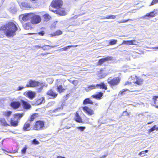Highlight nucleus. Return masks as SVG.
Listing matches in <instances>:
<instances>
[{
    "mask_svg": "<svg viewBox=\"0 0 158 158\" xmlns=\"http://www.w3.org/2000/svg\"><path fill=\"white\" fill-rule=\"evenodd\" d=\"M17 30L18 28L16 25L12 22H9L0 28L1 31L8 37H12L15 35V32Z\"/></svg>",
    "mask_w": 158,
    "mask_h": 158,
    "instance_id": "1",
    "label": "nucleus"
},
{
    "mask_svg": "<svg viewBox=\"0 0 158 158\" xmlns=\"http://www.w3.org/2000/svg\"><path fill=\"white\" fill-rule=\"evenodd\" d=\"M95 88L104 89L105 90H107V86L104 83L97 84L96 85H89L88 87V89L89 90H91Z\"/></svg>",
    "mask_w": 158,
    "mask_h": 158,
    "instance_id": "2",
    "label": "nucleus"
},
{
    "mask_svg": "<svg viewBox=\"0 0 158 158\" xmlns=\"http://www.w3.org/2000/svg\"><path fill=\"white\" fill-rule=\"evenodd\" d=\"M44 128V122L41 120L37 121L33 127V129L36 130H42Z\"/></svg>",
    "mask_w": 158,
    "mask_h": 158,
    "instance_id": "3",
    "label": "nucleus"
},
{
    "mask_svg": "<svg viewBox=\"0 0 158 158\" xmlns=\"http://www.w3.org/2000/svg\"><path fill=\"white\" fill-rule=\"evenodd\" d=\"M120 79L118 77H115L112 79L111 77L107 79V82L111 87L117 85L119 83Z\"/></svg>",
    "mask_w": 158,
    "mask_h": 158,
    "instance_id": "4",
    "label": "nucleus"
},
{
    "mask_svg": "<svg viewBox=\"0 0 158 158\" xmlns=\"http://www.w3.org/2000/svg\"><path fill=\"white\" fill-rule=\"evenodd\" d=\"M32 13H27L21 15L19 16V19L24 21H27L30 20H31L32 15Z\"/></svg>",
    "mask_w": 158,
    "mask_h": 158,
    "instance_id": "5",
    "label": "nucleus"
},
{
    "mask_svg": "<svg viewBox=\"0 0 158 158\" xmlns=\"http://www.w3.org/2000/svg\"><path fill=\"white\" fill-rule=\"evenodd\" d=\"M41 20V18L39 15L32 13V18L31 20L32 24H36L40 23Z\"/></svg>",
    "mask_w": 158,
    "mask_h": 158,
    "instance_id": "6",
    "label": "nucleus"
},
{
    "mask_svg": "<svg viewBox=\"0 0 158 158\" xmlns=\"http://www.w3.org/2000/svg\"><path fill=\"white\" fill-rule=\"evenodd\" d=\"M49 10L53 12H54L56 13L57 14L60 15H64L66 14V13L65 11V9L61 8V7L59 8H57V10H54L51 9V7H49Z\"/></svg>",
    "mask_w": 158,
    "mask_h": 158,
    "instance_id": "7",
    "label": "nucleus"
},
{
    "mask_svg": "<svg viewBox=\"0 0 158 158\" xmlns=\"http://www.w3.org/2000/svg\"><path fill=\"white\" fill-rule=\"evenodd\" d=\"M63 2L61 0H54L51 3V8L54 7L57 9L60 7L62 5ZM52 9V8H51Z\"/></svg>",
    "mask_w": 158,
    "mask_h": 158,
    "instance_id": "8",
    "label": "nucleus"
},
{
    "mask_svg": "<svg viewBox=\"0 0 158 158\" xmlns=\"http://www.w3.org/2000/svg\"><path fill=\"white\" fill-rule=\"evenodd\" d=\"M40 82L30 80L27 83L26 87H33L39 86V85L40 84Z\"/></svg>",
    "mask_w": 158,
    "mask_h": 158,
    "instance_id": "9",
    "label": "nucleus"
},
{
    "mask_svg": "<svg viewBox=\"0 0 158 158\" xmlns=\"http://www.w3.org/2000/svg\"><path fill=\"white\" fill-rule=\"evenodd\" d=\"M112 57L111 56H108L106 57L102 58L99 60L98 63V65H100L105 62L111 60Z\"/></svg>",
    "mask_w": 158,
    "mask_h": 158,
    "instance_id": "10",
    "label": "nucleus"
},
{
    "mask_svg": "<svg viewBox=\"0 0 158 158\" xmlns=\"http://www.w3.org/2000/svg\"><path fill=\"white\" fill-rule=\"evenodd\" d=\"M83 110L86 113L89 115H92L94 114L93 110L89 108L87 106H84L83 107Z\"/></svg>",
    "mask_w": 158,
    "mask_h": 158,
    "instance_id": "11",
    "label": "nucleus"
},
{
    "mask_svg": "<svg viewBox=\"0 0 158 158\" xmlns=\"http://www.w3.org/2000/svg\"><path fill=\"white\" fill-rule=\"evenodd\" d=\"M21 8L22 9H26L28 8H31V6L30 3L26 2H23L19 3Z\"/></svg>",
    "mask_w": 158,
    "mask_h": 158,
    "instance_id": "12",
    "label": "nucleus"
},
{
    "mask_svg": "<svg viewBox=\"0 0 158 158\" xmlns=\"http://www.w3.org/2000/svg\"><path fill=\"white\" fill-rule=\"evenodd\" d=\"M11 106L14 109H17L20 106V103L19 102L14 101L10 104Z\"/></svg>",
    "mask_w": 158,
    "mask_h": 158,
    "instance_id": "13",
    "label": "nucleus"
},
{
    "mask_svg": "<svg viewBox=\"0 0 158 158\" xmlns=\"http://www.w3.org/2000/svg\"><path fill=\"white\" fill-rule=\"evenodd\" d=\"M103 95V93L101 92H100L98 93L95 94L93 95L92 96V97L97 99L100 100L102 98Z\"/></svg>",
    "mask_w": 158,
    "mask_h": 158,
    "instance_id": "14",
    "label": "nucleus"
},
{
    "mask_svg": "<svg viewBox=\"0 0 158 158\" xmlns=\"http://www.w3.org/2000/svg\"><path fill=\"white\" fill-rule=\"evenodd\" d=\"M136 43V41L135 40H123V44L126 45H135Z\"/></svg>",
    "mask_w": 158,
    "mask_h": 158,
    "instance_id": "15",
    "label": "nucleus"
},
{
    "mask_svg": "<svg viewBox=\"0 0 158 158\" xmlns=\"http://www.w3.org/2000/svg\"><path fill=\"white\" fill-rule=\"evenodd\" d=\"M21 102L22 106L24 109H29L31 107V105L27 102L24 100H22Z\"/></svg>",
    "mask_w": 158,
    "mask_h": 158,
    "instance_id": "16",
    "label": "nucleus"
},
{
    "mask_svg": "<svg viewBox=\"0 0 158 158\" xmlns=\"http://www.w3.org/2000/svg\"><path fill=\"white\" fill-rule=\"evenodd\" d=\"M31 23L28 22L23 25L24 28L26 30L31 29L32 28Z\"/></svg>",
    "mask_w": 158,
    "mask_h": 158,
    "instance_id": "17",
    "label": "nucleus"
},
{
    "mask_svg": "<svg viewBox=\"0 0 158 158\" xmlns=\"http://www.w3.org/2000/svg\"><path fill=\"white\" fill-rule=\"evenodd\" d=\"M29 121H27L23 127V130L24 131H29L30 129V124Z\"/></svg>",
    "mask_w": 158,
    "mask_h": 158,
    "instance_id": "18",
    "label": "nucleus"
},
{
    "mask_svg": "<svg viewBox=\"0 0 158 158\" xmlns=\"http://www.w3.org/2000/svg\"><path fill=\"white\" fill-rule=\"evenodd\" d=\"M47 94L52 97H56L57 95V94L54 92L53 89H51L47 92Z\"/></svg>",
    "mask_w": 158,
    "mask_h": 158,
    "instance_id": "19",
    "label": "nucleus"
},
{
    "mask_svg": "<svg viewBox=\"0 0 158 158\" xmlns=\"http://www.w3.org/2000/svg\"><path fill=\"white\" fill-rule=\"evenodd\" d=\"M136 81L135 82V83L139 85H142L143 82V80L141 78H139L136 76H135Z\"/></svg>",
    "mask_w": 158,
    "mask_h": 158,
    "instance_id": "20",
    "label": "nucleus"
},
{
    "mask_svg": "<svg viewBox=\"0 0 158 158\" xmlns=\"http://www.w3.org/2000/svg\"><path fill=\"white\" fill-rule=\"evenodd\" d=\"M39 86H40V88L37 89V92L38 93L41 92L44 87H47V85H46L45 83L44 82H40Z\"/></svg>",
    "mask_w": 158,
    "mask_h": 158,
    "instance_id": "21",
    "label": "nucleus"
},
{
    "mask_svg": "<svg viewBox=\"0 0 158 158\" xmlns=\"http://www.w3.org/2000/svg\"><path fill=\"white\" fill-rule=\"evenodd\" d=\"M56 86L57 87V90L60 93H61V92H64V91L65 90V89L63 88L61 85H58V84H57V83H56Z\"/></svg>",
    "mask_w": 158,
    "mask_h": 158,
    "instance_id": "22",
    "label": "nucleus"
},
{
    "mask_svg": "<svg viewBox=\"0 0 158 158\" xmlns=\"http://www.w3.org/2000/svg\"><path fill=\"white\" fill-rule=\"evenodd\" d=\"M23 115V113L22 114L16 113L14 114L15 120L16 119L17 121L19 120Z\"/></svg>",
    "mask_w": 158,
    "mask_h": 158,
    "instance_id": "23",
    "label": "nucleus"
},
{
    "mask_svg": "<svg viewBox=\"0 0 158 158\" xmlns=\"http://www.w3.org/2000/svg\"><path fill=\"white\" fill-rule=\"evenodd\" d=\"M10 124L11 126L14 127H16L18 125L19 122L17 120H14L11 118L10 120Z\"/></svg>",
    "mask_w": 158,
    "mask_h": 158,
    "instance_id": "24",
    "label": "nucleus"
},
{
    "mask_svg": "<svg viewBox=\"0 0 158 158\" xmlns=\"http://www.w3.org/2000/svg\"><path fill=\"white\" fill-rule=\"evenodd\" d=\"M27 94L28 98L31 99H33L35 97V93L31 91L27 92Z\"/></svg>",
    "mask_w": 158,
    "mask_h": 158,
    "instance_id": "25",
    "label": "nucleus"
},
{
    "mask_svg": "<svg viewBox=\"0 0 158 158\" xmlns=\"http://www.w3.org/2000/svg\"><path fill=\"white\" fill-rule=\"evenodd\" d=\"M158 98V96H154L153 98V99L154 101V104H155V105L154 104H152V105L153 106H155L156 108H158V106L156 105L157 103H158V100H157V99Z\"/></svg>",
    "mask_w": 158,
    "mask_h": 158,
    "instance_id": "26",
    "label": "nucleus"
},
{
    "mask_svg": "<svg viewBox=\"0 0 158 158\" xmlns=\"http://www.w3.org/2000/svg\"><path fill=\"white\" fill-rule=\"evenodd\" d=\"M75 121L79 123L82 122V119L79 116V114L77 113L76 114V116L75 117Z\"/></svg>",
    "mask_w": 158,
    "mask_h": 158,
    "instance_id": "27",
    "label": "nucleus"
},
{
    "mask_svg": "<svg viewBox=\"0 0 158 158\" xmlns=\"http://www.w3.org/2000/svg\"><path fill=\"white\" fill-rule=\"evenodd\" d=\"M64 105V104L62 103L60 107H58L56 109L53 110L52 111L53 113H55L57 112H59L60 110H61L63 109V106Z\"/></svg>",
    "mask_w": 158,
    "mask_h": 158,
    "instance_id": "28",
    "label": "nucleus"
},
{
    "mask_svg": "<svg viewBox=\"0 0 158 158\" xmlns=\"http://www.w3.org/2000/svg\"><path fill=\"white\" fill-rule=\"evenodd\" d=\"M93 102L91 101L89 98H87L85 99L84 100L83 102V103L84 104H93Z\"/></svg>",
    "mask_w": 158,
    "mask_h": 158,
    "instance_id": "29",
    "label": "nucleus"
},
{
    "mask_svg": "<svg viewBox=\"0 0 158 158\" xmlns=\"http://www.w3.org/2000/svg\"><path fill=\"white\" fill-rule=\"evenodd\" d=\"M55 46H50L49 45H44L42 47V48L44 51L48 50L50 49L51 48H54Z\"/></svg>",
    "mask_w": 158,
    "mask_h": 158,
    "instance_id": "30",
    "label": "nucleus"
},
{
    "mask_svg": "<svg viewBox=\"0 0 158 158\" xmlns=\"http://www.w3.org/2000/svg\"><path fill=\"white\" fill-rule=\"evenodd\" d=\"M74 46L71 45V46H68L66 47H64V48H60V49H59L58 50H57V51L60 52L62 51H66L68 49H69L71 47H73Z\"/></svg>",
    "mask_w": 158,
    "mask_h": 158,
    "instance_id": "31",
    "label": "nucleus"
},
{
    "mask_svg": "<svg viewBox=\"0 0 158 158\" xmlns=\"http://www.w3.org/2000/svg\"><path fill=\"white\" fill-rule=\"evenodd\" d=\"M12 112L11 111H5L2 112L3 114L7 118H8L11 114Z\"/></svg>",
    "mask_w": 158,
    "mask_h": 158,
    "instance_id": "32",
    "label": "nucleus"
},
{
    "mask_svg": "<svg viewBox=\"0 0 158 158\" xmlns=\"http://www.w3.org/2000/svg\"><path fill=\"white\" fill-rule=\"evenodd\" d=\"M0 122L1 123V124L4 126H6L7 125H8V126L9 125L7 124L6 120L4 118H1L0 119Z\"/></svg>",
    "mask_w": 158,
    "mask_h": 158,
    "instance_id": "33",
    "label": "nucleus"
},
{
    "mask_svg": "<svg viewBox=\"0 0 158 158\" xmlns=\"http://www.w3.org/2000/svg\"><path fill=\"white\" fill-rule=\"evenodd\" d=\"M44 17L45 20L46 21H48L50 20L51 18V17L50 15L47 14L44 15Z\"/></svg>",
    "mask_w": 158,
    "mask_h": 158,
    "instance_id": "34",
    "label": "nucleus"
},
{
    "mask_svg": "<svg viewBox=\"0 0 158 158\" xmlns=\"http://www.w3.org/2000/svg\"><path fill=\"white\" fill-rule=\"evenodd\" d=\"M45 100L44 97H41L37 101V103L39 104H41L45 102Z\"/></svg>",
    "mask_w": 158,
    "mask_h": 158,
    "instance_id": "35",
    "label": "nucleus"
},
{
    "mask_svg": "<svg viewBox=\"0 0 158 158\" xmlns=\"http://www.w3.org/2000/svg\"><path fill=\"white\" fill-rule=\"evenodd\" d=\"M129 91V90H128L127 89H123L122 91H121L119 92L118 95L120 94L121 96H123L126 94L125 92L127 91Z\"/></svg>",
    "mask_w": 158,
    "mask_h": 158,
    "instance_id": "36",
    "label": "nucleus"
},
{
    "mask_svg": "<svg viewBox=\"0 0 158 158\" xmlns=\"http://www.w3.org/2000/svg\"><path fill=\"white\" fill-rule=\"evenodd\" d=\"M37 114H33L31 116L30 119H29V120L28 121H29L31 123L34 120L35 118L37 117Z\"/></svg>",
    "mask_w": 158,
    "mask_h": 158,
    "instance_id": "37",
    "label": "nucleus"
},
{
    "mask_svg": "<svg viewBox=\"0 0 158 158\" xmlns=\"http://www.w3.org/2000/svg\"><path fill=\"white\" fill-rule=\"evenodd\" d=\"M155 14L154 13V11L151 12H150V13L147 14L144 17H153L155 16Z\"/></svg>",
    "mask_w": 158,
    "mask_h": 158,
    "instance_id": "38",
    "label": "nucleus"
},
{
    "mask_svg": "<svg viewBox=\"0 0 158 158\" xmlns=\"http://www.w3.org/2000/svg\"><path fill=\"white\" fill-rule=\"evenodd\" d=\"M116 17V15H110L107 17H103V19H114Z\"/></svg>",
    "mask_w": 158,
    "mask_h": 158,
    "instance_id": "39",
    "label": "nucleus"
},
{
    "mask_svg": "<svg viewBox=\"0 0 158 158\" xmlns=\"http://www.w3.org/2000/svg\"><path fill=\"white\" fill-rule=\"evenodd\" d=\"M117 40H109V44L110 45L115 44H116Z\"/></svg>",
    "mask_w": 158,
    "mask_h": 158,
    "instance_id": "40",
    "label": "nucleus"
},
{
    "mask_svg": "<svg viewBox=\"0 0 158 158\" xmlns=\"http://www.w3.org/2000/svg\"><path fill=\"white\" fill-rule=\"evenodd\" d=\"M133 21V20H132V19H129L126 20H121V21H118V23H124L127 22L128 21Z\"/></svg>",
    "mask_w": 158,
    "mask_h": 158,
    "instance_id": "41",
    "label": "nucleus"
},
{
    "mask_svg": "<svg viewBox=\"0 0 158 158\" xmlns=\"http://www.w3.org/2000/svg\"><path fill=\"white\" fill-rule=\"evenodd\" d=\"M62 34V32L60 30L56 31L55 33L53 34V35H59Z\"/></svg>",
    "mask_w": 158,
    "mask_h": 158,
    "instance_id": "42",
    "label": "nucleus"
},
{
    "mask_svg": "<svg viewBox=\"0 0 158 158\" xmlns=\"http://www.w3.org/2000/svg\"><path fill=\"white\" fill-rule=\"evenodd\" d=\"M32 143L36 145L38 144H39V142L36 140V139H34L32 141Z\"/></svg>",
    "mask_w": 158,
    "mask_h": 158,
    "instance_id": "43",
    "label": "nucleus"
},
{
    "mask_svg": "<svg viewBox=\"0 0 158 158\" xmlns=\"http://www.w3.org/2000/svg\"><path fill=\"white\" fill-rule=\"evenodd\" d=\"M27 149V146L26 145L25 147L21 150V152L22 154H24L25 153L26 150Z\"/></svg>",
    "mask_w": 158,
    "mask_h": 158,
    "instance_id": "44",
    "label": "nucleus"
},
{
    "mask_svg": "<svg viewBox=\"0 0 158 158\" xmlns=\"http://www.w3.org/2000/svg\"><path fill=\"white\" fill-rule=\"evenodd\" d=\"M77 128L81 131H83L85 129V127H79Z\"/></svg>",
    "mask_w": 158,
    "mask_h": 158,
    "instance_id": "45",
    "label": "nucleus"
},
{
    "mask_svg": "<svg viewBox=\"0 0 158 158\" xmlns=\"http://www.w3.org/2000/svg\"><path fill=\"white\" fill-rule=\"evenodd\" d=\"M156 125H154L149 130V132H151L154 131L156 129Z\"/></svg>",
    "mask_w": 158,
    "mask_h": 158,
    "instance_id": "46",
    "label": "nucleus"
},
{
    "mask_svg": "<svg viewBox=\"0 0 158 158\" xmlns=\"http://www.w3.org/2000/svg\"><path fill=\"white\" fill-rule=\"evenodd\" d=\"M122 115L123 116H129L130 114L127 111H125L123 112Z\"/></svg>",
    "mask_w": 158,
    "mask_h": 158,
    "instance_id": "47",
    "label": "nucleus"
},
{
    "mask_svg": "<svg viewBox=\"0 0 158 158\" xmlns=\"http://www.w3.org/2000/svg\"><path fill=\"white\" fill-rule=\"evenodd\" d=\"M158 2V0H153V1L152 2L151 5H153L155 4L156 3Z\"/></svg>",
    "mask_w": 158,
    "mask_h": 158,
    "instance_id": "48",
    "label": "nucleus"
},
{
    "mask_svg": "<svg viewBox=\"0 0 158 158\" xmlns=\"http://www.w3.org/2000/svg\"><path fill=\"white\" fill-rule=\"evenodd\" d=\"M139 155L141 156H143L145 155V152L144 151L141 152L139 153Z\"/></svg>",
    "mask_w": 158,
    "mask_h": 158,
    "instance_id": "49",
    "label": "nucleus"
},
{
    "mask_svg": "<svg viewBox=\"0 0 158 158\" xmlns=\"http://www.w3.org/2000/svg\"><path fill=\"white\" fill-rule=\"evenodd\" d=\"M78 83V81L77 80H74L72 81L73 84L75 85L76 86Z\"/></svg>",
    "mask_w": 158,
    "mask_h": 158,
    "instance_id": "50",
    "label": "nucleus"
},
{
    "mask_svg": "<svg viewBox=\"0 0 158 158\" xmlns=\"http://www.w3.org/2000/svg\"><path fill=\"white\" fill-rule=\"evenodd\" d=\"M38 34L39 35H41V36H43L44 35V32L43 31H41L40 32H39L38 33Z\"/></svg>",
    "mask_w": 158,
    "mask_h": 158,
    "instance_id": "51",
    "label": "nucleus"
},
{
    "mask_svg": "<svg viewBox=\"0 0 158 158\" xmlns=\"http://www.w3.org/2000/svg\"><path fill=\"white\" fill-rule=\"evenodd\" d=\"M25 87H22V86H19L18 89H17V90H21L23 89L24 88H25Z\"/></svg>",
    "mask_w": 158,
    "mask_h": 158,
    "instance_id": "52",
    "label": "nucleus"
},
{
    "mask_svg": "<svg viewBox=\"0 0 158 158\" xmlns=\"http://www.w3.org/2000/svg\"><path fill=\"white\" fill-rule=\"evenodd\" d=\"M35 47L36 48H42V47L39 45H35Z\"/></svg>",
    "mask_w": 158,
    "mask_h": 158,
    "instance_id": "53",
    "label": "nucleus"
},
{
    "mask_svg": "<svg viewBox=\"0 0 158 158\" xmlns=\"http://www.w3.org/2000/svg\"><path fill=\"white\" fill-rule=\"evenodd\" d=\"M49 54V53H41V54H40V55L41 56H44V55H45L48 54Z\"/></svg>",
    "mask_w": 158,
    "mask_h": 158,
    "instance_id": "54",
    "label": "nucleus"
},
{
    "mask_svg": "<svg viewBox=\"0 0 158 158\" xmlns=\"http://www.w3.org/2000/svg\"><path fill=\"white\" fill-rule=\"evenodd\" d=\"M48 80H51V81H50V82L49 83L50 84H52L53 81V80L52 79H48Z\"/></svg>",
    "mask_w": 158,
    "mask_h": 158,
    "instance_id": "55",
    "label": "nucleus"
},
{
    "mask_svg": "<svg viewBox=\"0 0 158 158\" xmlns=\"http://www.w3.org/2000/svg\"><path fill=\"white\" fill-rule=\"evenodd\" d=\"M57 158H66L64 157H63L61 156H57Z\"/></svg>",
    "mask_w": 158,
    "mask_h": 158,
    "instance_id": "56",
    "label": "nucleus"
},
{
    "mask_svg": "<svg viewBox=\"0 0 158 158\" xmlns=\"http://www.w3.org/2000/svg\"><path fill=\"white\" fill-rule=\"evenodd\" d=\"M152 49H158V47H153L152 48Z\"/></svg>",
    "mask_w": 158,
    "mask_h": 158,
    "instance_id": "57",
    "label": "nucleus"
},
{
    "mask_svg": "<svg viewBox=\"0 0 158 158\" xmlns=\"http://www.w3.org/2000/svg\"><path fill=\"white\" fill-rule=\"evenodd\" d=\"M131 84V82H127L125 84V85H127L128 84Z\"/></svg>",
    "mask_w": 158,
    "mask_h": 158,
    "instance_id": "58",
    "label": "nucleus"
},
{
    "mask_svg": "<svg viewBox=\"0 0 158 158\" xmlns=\"http://www.w3.org/2000/svg\"><path fill=\"white\" fill-rule=\"evenodd\" d=\"M70 128V127H69L66 126V127H64V128L66 129H68L69 128Z\"/></svg>",
    "mask_w": 158,
    "mask_h": 158,
    "instance_id": "59",
    "label": "nucleus"
},
{
    "mask_svg": "<svg viewBox=\"0 0 158 158\" xmlns=\"http://www.w3.org/2000/svg\"><path fill=\"white\" fill-rule=\"evenodd\" d=\"M144 152H145V153H147L148 152V150H145V151H144Z\"/></svg>",
    "mask_w": 158,
    "mask_h": 158,
    "instance_id": "60",
    "label": "nucleus"
},
{
    "mask_svg": "<svg viewBox=\"0 0 158 158\" xmlns=\"http://www.w3.org/2000/svg\"><path fill=\"white\" fill-rule=\"evenodd\" d=\"M156 129L157 130H158V127H156Z\"/></svg>",
    "mask_w": 158,
    "mask_h": 158,
    "instance_id": "61",
    "label": "nucleus"
},
{
    "mask_svg": "<svg viewBox=\"0 0 158 158\" xmlns=\"http://www.w3.org/2000/svg\"><path fill=\"white\" fill-rule=\"evenodd\" d=\"M106 156H102V157L104 158V157H105Z\"/></svg>",
    "mask_w": 158,
    "mask_h": 158,
    "instance_id": "62",
    "label": "nucleus"
},
{
    "mask_svg": "<svg viewBox=\"0 0 158 158\" xmlns=\"http://www.w3.org/2000/svg\"><path fill=\"white\" fill-rule=\"evenodd\" d=\"M152 122H150V123H148V124H150V123H151Z\"/></svg>",
    "mask_w": 158,
    "mask_h": 158,
    "instance_id": "63",
    "label": "nucleus"
},
{
    "mask_svg": "<svg viewBox=\"0 0 158 158\" xmlns=\"http://www.w3.org/2000/svg\"><path fill=\"white\" fill-rule=\"evenodd\" d=\"M52 103V102L49 103H48V104H49V105H50V104H51V103Z\"/></svg>",
    "mask_w": 158,
    "mask_h": 158,
    "instance_id": "64",
    "label": "nucleus"
}]
</instances>
